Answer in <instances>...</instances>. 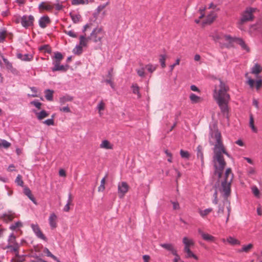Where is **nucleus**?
Segmentation results:
<instances>
[{"mask_svg":"<svg viewBox=\"0 0 262 262\" xmlns=\"http://www.w3.org/2000/svg\"><path fill=\"white\" fill-rule=\"evenodd\" d=\"M144 67L145 69H146L148 72L151 73L156 70L157 67L151 64H148L146 65Z\"/></svg>","mask_w":262,"mask_h":262,"instance_id":"obj_46","label":"nucleus"},{"mask_svg":"<svg viewBox=\"0 0 262 262\" xmlns=\"http://www.w3.org/2000/svg\"><path fill=\"white\" fill-rule=\"evenodd\" d=\"M228 87L221 80H219V85H215L213 97L218 104L221 112L226 114L228 112V104L230 100V96L227 93Z\"/></svg>","mask_w":262,"mask_h":262,"instance_id":"obj_2","label":"nucleus"},{"mask_svg":"<svg viewBox=\"0 0 262 262\" xmlns=\"http://www.w3.org/2000/svg\"><path fill=\"white\" fill-rule=\"evenodd\" d=\"M83 52L82 47L77 45L73 50V53L76 55H80Z\"/></svg>","mask_w":262,"mask_h":262,"instance_id":"obj_39","label":"nucleus"},{"mask_svg":"<svg viewBox=\"0 0 262 262\" xmlns=\"http://www.w3.org/2000/svg\"><path fill=\"white\" fill-rule=\"evenodd\" d=\"M11 145L10 143L8 142L7 141L5 140H1L0 141V148H9Z\"/></svg>","mask_w":262,"mask_h":262,"instance_id":"obj_43","label":"nucleus"},{"mask_svg":"<svg viewBox=\"0 0 262 262\" xmlns=\"http://www.w3.org/2000/svg\"><path fill=\"white\" fill-rule=\"evenodd\" d=\"M132 89L133 93L135 94H137L138 98L141 97V94L139 92V87L136 83H134L132 85Z\"/></svg>","mask_w":262,"mask_h":262,"instance_id":"obj_36","label":"nucleus"},{"mask_svg":"<svg viewBox=\"0 0 262 262\" xmlns=\"http://www.w3.org/2000/svg\"><path fill=\"white\" fill-rule=\"evenodd\" d=\"M166 56L165 55H161L159 59L161 65L163 68H165V64Z\"/></svg>","mask_w":262,"mask_h":262,"instance_id":"obj_53","label":"nucleus"},{"mask_svg":"<svg viewBox=\"0 0 262 262\" xmlns=\"http://www.w3.org/2000/svg\"><path fill=\"white\" fill-rule=\"evenodd\" d=\"M45 97L46 99L48 101H52L53 100V95L54 93V91L53 90L47 89L45 91Z\"/></svg>","mask_w":262,"mask_h":262,"instance_id":"obj_30","label":"nucleus"},{"mask_svg":"<svg viewBox=\"0 0 262 262\" xmlns=\"http://www.w3.org/2000/svg\"><path fill=\"white\" fill-rule=\"evenodd\" d=\"M89 38H86L84 35H81L79 37V45L82 47H86L89 41Z\"/></svg>","mask_w":262,"mask_h":262,"instance_id":"obj_26","label":"nucleus"},{"mask_svg":"<svg viewBox=\"0 0 262 262\" xmlns=\"http://www.w3.org/2000/svg\"><path fill=\"white\" fill-rule=\"evenodd\" d=\"M249 126L253 132H257V130L254 125V119L252 115H251L250 117Z\"/></svg>","mask_w":262,"mask_h":262,"instance_id":"obj_45","label":"nucleus"},{"mask_svg":"<svg viewBox=\"0 0 262 262\" xmlns=\"http://www.w3.org/2000/svg\"><path fill=\"white\" fill-rule=\"evenodd\" d=\"M184 252L186 253V257L190 258L193 257L195 259H198V256L193 253V252L190 250L189 248H186L184 249Z\"/></svg>","mask_w":262,"mask_h":262,"instance_id":"obj_27","label":"nucleus"},{"mask_svg":"<svg viewBox=\"0 0 262 262\" xmlns=\"http://www.w3.org/2000/svg\"><path fill=\"white\" fill-rule=\"evenodd\" d=\"M253 245L252 244H249L247 245H244L242 248L239 250V251L248 252L253 248Z\"/></svg>","mask_w":262,"mask_h":262,"instance_id":"obj_42","label":"nucleus"},{"mask_svg":"<svg viewBox=\"0 0 262 262\" xmlns=\"http://www.w3.org/2000/svg\"><path fill=\"white\" fill-rule=\"evenodd\" d=\"M31 104H33L34 106H35L36 108L40 109V106L41 105V103L39 102L38 100H34L31 102Z\"/></svg>","mask_w":262,"mask_h":262,"instance_id":"obj_58","label":"nucleus"},{"mask_svg":"<svg viewBox=\"0 0 262 262\" xmlns=\"http://www.w3.org/2000/svg\"><path fill=\"white\" fill-rule=\"evenodd\" d=\"M30 89L34 94H31V95L28 94V96L29 97H37V95H36L37 89L35 87H31Z\"/></svg>","mask_w":262,"mask_h":262,"instance_id":"obj_59","label":"nucleus"},{"mask_svg":"<svg viewBox=\"0 0 262 262\" xmlns=\"http://www.w3.org/2000/svg\"><path fill=\"white\" fill-rule=\"evenodd\" d=\"M100 147L102 149H112L113 148V145L107 140H104L100 144Z\"/></svg>","mask_w":262,"mask_h":262,"instance_id":"obj_18","label":"nucleus"},{"mask_svg":"<svg viewBox=\"0 0 262 262\" xmlns=\"http://www.w3.org/2000/svg\"><path fill=\"white\" fill-rule=\"evenodd\" d=\"M180 59H177L175 62L174 63H173V64H171L170 66V72H172V70H173L175 66H176L177 65H179V63H180Z\"/></svg>","mask_w":262,"mask_h":262,"instance_id":"obj_61","label":"nucleus"},{"mask_svg":"<svg viewBox=\"0 0 262 262\" xmlns=\"http://www.w3.org/2000/svg\"><path fill=\"white\" fill-rule=\"evenodd\" d=\"M60 61H53V64L54 67L52 68V71L53 72L55 71H66L68 70L69 66L68 65L63 66L60 65Z\"/></svg>","mask_w":262,"mask_h":262,"instance_id":"obj_11","label":"nucleus"},{"mask_svg":"<svg viewBox=\"0 0 262 262\" xmlns=\"http://www.w3.org/2000/svg\"><path fill=\"white\" fill-rule=\"evenodd\" d=\"M24 193L31 200L34 204H36L35 199L32 194L30 189L27 187H25L24 190Z\"/></svg>","mask_w":262,"mask_h":262,"instance_id":"obj_25","label":"nucleus"},{"mask_svg":"<svg viewBox=\"0 0 262 262\" xmlns=\"http://www.w3.org/2000/svg\"><path fill=\"white\" fill-rule=\"evenodd\" d=\"M199 233L201 235L203 239L207 242H214L215 237L208 233H204L201 229L198 230Z\"/></svg>","mask_w":262,"mask_h":262,"instance_id":"obj_15","label":"nucleus"},{"mask_svg":"<svg viewBox=\"0 0 262 262\" xmlns=\"http://www.w3.org/2000/svg\"><path fill=\"white\" fill-rule=\"evenodd\" d=\"M17 57L23 61H30L33 58L32 55L28 54L23 55L21 53L17 54Z\"/></svg>","mask_w":262,"mask_h":262,"instance_id":"obj_22","label":"nucleus"},{"mask_svg":"<svg viewBox=\"0 0 262 262\" xmlns=\"http://www.w3.org/2000/svg\"><path fill=\"white\" fill-rule=\"evenodd\" d=\"M197 157L198 158H200L201 163H202V165H203L204 164L203 152L200 150H198V151L197 152Z\"/></svg>","mask_w":262,"mask_h":262,"instance_id":"obj_60","label":"nucleus"},{"mask_svg":"<svg viewBox=\"0 0 262 262\" xmlns=\"http://www.w3.org/2000/svg\"><path fill=\"white\" fill-rule=\"evenodd\" d=\"M59 110L61 112H66V113H70L71 112L70 108L68 106H64L63 107H60L59 108Z\"/></svg>","mask_w":262,"mask_h":262,"instance_id":"obj_62","label":"nucleus"},{"mask_svg":"<svg viewBox=\"0 0 262 262\" xmlns=\"http://www.w3.org/2000/svg\"><path fill=\"white\" fill-rule=\"evenodd\" d=\"M189 98L193 103H196L199 102L201 101V98L198 96H196L195 94L193 93L190 94L189 96Z\"/></svg>","mask_w":262,"mask_h":262,"instance_id":"obj_34","label":"nucleus"},{"mask_svg":"<svg viewBox=\"0 0 262 262\" xmlns=\"http://www.w3.org/2000/svg\"><path fill=\"white\" fill-rule=\"evenodd\" d=\"M54 5L48 2H41L38 6V8L40 10L52 11L54 8Z\"/></svg>","mask_w":262,"mask_h":262,"instance_id":"obj_12","label":"nucleus"},{"mask_svg":"<svg viewBox=\"0 0 262 262\" xmlns=\"http://www.w3.org/2000/svg\"><path fill=\"white\" fill-rule=\"evenodd\" d=\"M145 67L143 64L140 65V68L139 69H136V72L140 77H143L145 76Z\"/></svg>","mask_w":262,"mask_h":262,"instance_id":"obj_40","label":"nucleus"},{"mask_svg":"<svg viewBox=\"0 0 262 262\" xmlns=\"http://www.w3.org/2000/svg\"><path fill=\"white\" fill-rule=\"evenodd\" d=\"M70 15L74 23H77L80 21L81 16L79 14L77 13H70Z\"/></svg>","mask_w":262,"mask_h":262,"instance_id":"obj_28","label":"nucleus"},{"mask_svg":"<svg viewBox=\"0 0 262 262\" xmlns=\"http://www.w3.org/2000/svg\"><path fill=\"white\" fill-rule=\"evenodd\" d=\"M107 4H108V3H107L105 4L101 5L99 6L97 8V12L98 13L100 12L103 9L105 8V7L107 6Z\"/></svg>","mask_w":262,"mask_h":262,"instance_id":"obj_63","label":"nucleus"},{"mask_svg":"<svg viewBox=\"0 0 262 262\" xmlns=\"http://www.w3.org/2000/svg\"><path fill=\"white\" fill-rule=\"evenodd\" d=\"M25 257L24 255H20L19 253H17L15 256L11 259V262H24Z\"/></svg>","mask_w":262,"mask_h":262,"instance_id":"obj_31","label":"nucleus"},{"mask_svg":"<svg viewBox=\"0 0 262 262\" xmlns=\"http://www.w3.org/2000/svg\"><path fill=\"white\" fill-rule=\"evenodd\" d=\"M64 33L73 38H76L77 37V34L73 30H64Z\"/></svg>","mask_w":262,"mask_h":262,"instance_id":"obj_49","label":"nucleus"},{"mask_svg":"<svg viewBox=\"0 0 262 262\" xmlns=\"http://www.w3.org/2000/svg\"><path fill=\"white\" fill-rule=\"evenodd\" d=\"M246 77L247 78V83L250 86V88L253 89L255 84V88L257 91H258L260 87L262 86V80L261 79H258L256 81L252 78L248 77V74H246Z\"/></svg>","mask_w":262,"mask_h":262,"instance_id":"obj_8","label":"nucleus"},{"mask_svg":"<svg viewBox=\"0 0 262 262\" xmlns=\"http://www.w3.org/2000/svg\"><path fill=\"white\" fill-rule=\"evenodd\" d=\"M227 241L230 244L234 245H239V242L236 239L230 236L227 239Z\"/></svg>","mask_w":262,"mask_h":262,"instance_id":"obj_44","label":"nucleus"},{"mask_svg":"<svg viewBox=\"0 0 262 262\" xmlns=\"http://www.w3.org/2000/svg\"><path fill=\"white\" fill-rule=\"evenodd\" d=\"M183 243L184 244L185 247L184 248H189L194 245V242L192 239H189L187 237H184L183 238Z\"/></svg>","mask_w":262,"mask_h":262,"instance_id":"obj_24","label":"nucleus"},{"mask_svg":"<svg viewBox=\"0 0 262 262\" xmlns=\"http://www.w3.org/2000/svg\"><path fill=\"white\" fill-rule=\"evenodd\" d=\"M72 5L88 4V0H71Z\"/></svg>","mask_w":262,"mask_h":262,"instance_id":"obj_37","label":"nucleus"},{"mask_svg":"<svg viewBox=\"0 0 262 262\" xmlns=\"http://www.w3.org/2000/svg\"><path fill=\"white\" fill-rule=\"evenodd\" d=\"M15 183L18 186H23L24 182L21 179V176L20 174H18L16 178L15 179Z\"/></svg>","mask_w":262,"mask_h":262,"instance_id":"obj_50","label":"nucleus"},{"mask_svg":"<svg viewBox=\"0 0 262 262\" xmlns=\"http://www.w3.org/2000/svg\"><path fill=\"white\" fill-rule=\"evenodd\" d=\"M34 21V18L32 15H24L21 17L20 23L23 27L28 28L33 25Z\"/></svg>","mask_w":262,"mask_h":262,"instance_id":"obj_7","label":"nucleus"},{"mask_svg":"<svg viewBox=\"0 0 262 262\" xmlns=\"http://www.w3.org/2000/svg\"><path fill=\"white\" fill-rule=\"evenodd\" d=\"M252 192L254 194V195L256 197L259 196V191L257 187L255 186H253L251 188Z\"/></svg>","mask_w":262,"mask_h":262,"instance_id":"obj_56","label":"nucleus"},{"mask_svg":"<svg viewBox=\"0 0 262 262\" xmlns=\"http://www.w3.org/2000/svg\"><path fill=\"white\" fill-rule=\"evenodd\" d=\"M262 68L258 63L255 65L251 69V73L254 74H258L261 71Z\"/></svg>","mask_w":262,"mask_h":262,"instance_id":"obj_32","label":"nucleus"},{"mask_svg":"<svg viewBox=\"0 0 262 262\" xmlns=\"http://www.w3.org/2000/svg\"><path fill=\"white\" fill-rule=\"evenodd\" d=\"M225 35L223 34L215 33L214 35H212V37L215 41L221 43L222 40H225L227 42L224 37Z\"/></svg>","mask_w":262,"mask_h":262,"instance_id":"obj_23","label":"nucleus"},{"mask_svg":"<svg viewBox=\"0 0 262 262\" xmlns=\"http://www.w3.org/2000/svg\"><path fill=\"white\" fill-rule=\"evenodd\" d=\"M50 18L47 16H43L40 17L39 20V25L42 28H45L50 23Z\"/></svg>","mask_w":262,"mask_h":262,"instance_id":"obj_17","label":"nucleus"},{"mask_svg":"<svg viewBox=\"0 0 262 262\" xmlns=\"http://www.w3.org/2000/svg\"><path fill=\"white\" fill-rule=\"evenodd\" d=\"M128 190V185L125 182L119 183L118 185V191L120 198L124 196Z\"/></svg>","mask_w":262,"mask_h":262,"instance_id":"obj_9","label":"nucleus"},{"mask_svg":"<svg viewBox=\"0 0 262 262\" xmlns=\"http://www.w3.org/2000/svg\"><path fill=\"white\" fill-rule=\"evenodd\" d=\"M209 142L214 146L213 151V162L216 173L221 177V171H223L226 165L223 154L230 158V155L227 152L222 139L221 134L218 129L213 126L210 128Z\"/></svg>","mask_w":262,"mask_h":262,"instance_id":"obj_1","label":"nucleus"},{"mask_svg":"<svg viewBox=\"0 0 262 262\" xmlns=\"http://www.w3.org/2000/svg\"><path fill=\"white\" fill-rule=\"evenodd\" d=\"M8 245H15L16 244H18L16 242V236L14 235L13 233H11L8 237Z\"/></svg>","mask_w":262,"mask_h":262,"instance_id":"obj_35","label":"nucleus"},{"mask_svg":"<svg viewBox=\"0 0 262 262\" xmlns=\"http://www.w3.org/2000/svg\"><path fill=\"white\" fill-rule=\"evenodd\" d=\"M105 178L106 176L104 177L101 181V184L98 187V191H103L105 189Z\"/></svg>","mask_w":262,"mask_h":262,"instance_id":"obj_51","label":"nucleus"},{"mask_svg":"<svg viewBox=\"0 0 262 262\" xmlns=\"http://www.w3.org/2000/svg\"><path fill=\"white\" fill-rule=\"evenodd\" d=\"M57 219V216L54 213H52L50 214L49 217V223L51 229H53L56 228Z\"/></svg>","mask_w":262,"mask_h":262,"instance_id":"obj_13","label":"nucleus"},{"mask_svg":"<svg viewBox=\"0 0 262 262\" xmlns=\"http://www.w3.org/2000/svg\"><path fill=\"white\" fill-rule=\"evenodd\" d=\"M256 10V8H247L242 15V17L239 20V24L242 25L246 21L252 20L253 18V13Z\"/></svg>","mask_w":262,"mask_h":262,"instance_id":"obj_6","label":"nucleus"},{"mask_svg":"<svg viewBox=\"0 0 262 262\" xmlns=\"http://www.w3.org/2000/svg\"><path fill=\"white\" fill-rule=\"evenodd\" d=\"M180 155L182 158L186 159H188L190 156V154L187 151H185L182 149L180 150Z\"/></svg>","mask_w":262,"mask_h":262,"instance_id":"obj_55","label":"nucleus"},{"mask_svg":"<svg viewBox=\"0 0 262 262\" xmlns=\"http://www.w3.org/2000/svg\"><path fill=\"white\" fill-rule=\"evenodd\" d=\"M97 108L99 111V113L100 116H101L102 114L101 113V111L102 110H103L104 108V102L103 101H101L100 102H99L98 104V105H97Z\"/></svg>","mask_w":262,"mask_h":262,"instance_id":"obj_54","label":"nucleus"},{"mask_svg":"<svg viewBox=\"0 0 262 262\" xmlns=\"http://www.w3.org/2000/svg\"><path fill=\"white\" fill-rule=\"evenodd\" d=\"M43 252L45 254H46L47 256L50 257L54 260H57L56 257L55 256H54V255H53L47 248H45L43 249Z\"/></svg>","mask_w":262,"mask_h":262,"instance_id":"obj_47","label":"nucleus"},{"mask_svg":"<svg viewBox=\"0 0 262 262\" xmlns=\"http://www.w3.org/2000/svg\"><path fill=\"white\" fill-rule=\"evenodd\" d=\"M39 49L40 50H45V52L50 53L51 52V50L48 46H43L40 47Z\"/></svg>","mask_w":262,"mask_h":262,"instance_id":"obj_64","label":"nucleus"},{"mask_svg":"<svg viewBox=\"0 0 262 262\" xmlns=\"http://www.w3.org/2000/svg\"><path fill=\"white\" fill-rule=\"evenodd\" d=\"M3 60L6 65V68L8 70L14 74H17L18 73L17 70L13 67L12 63L10 62L6 58H3Z\"/></svg>","mask_w":262,"mask_h":262,"instance_id":"obj_16","label":"nucleus"},{"mask_svg":"<svg viewBox=\"0 0 262 262\" xmlns=\"http://www.w3.org/2000/svg\"><path fill=\"white\" fill-rule=\"evenodd\" d=\"M54 60L56 61H60L63 59V56L62 54L60 52H56L54 53Z\"/></svg>","mask_w":262,"mask_h":262,"instance_id":"obj_48","label":"nucleus"},{"mask_svg":"<svg viewBox=\"0 0 262 262\" xmlns=\"http://www.w3.org/2000/svg\"><path fill=\"white\" fill-rule=\"evenodd\" d=\"M22 227L23 223L20 221H17L14 224H12L9 228L13 231H18Z\"/></svg>","mask_w":262,"mask_h":262,"instance_id":"obj_21","label":"nucleus"},{"mask_svg":"<svg viewBox=\"0 0 262 262\" xmlns=\"http://www.w3.org/2000/svg\"><path fill=\"white\" fill-rule=\"evenodd\" d=\"M215 171V174L217 175L220 181L221 182V186H219L217 190H216L213 194L214 198H217V191H219L226 200L231 193V183L233 178V174L232 173L231 168H229L226 170L225 174L222 176L221 171V177L219 176L218 173Z\"/></svg>","mask_w":262,"mask_h":262,"instance_id":"obj_3","label":"nucleus"},{"mask_svg":"<svg viewBox=\"0 0 262 262\" xmlns=\"http://www.w3.org/2000/svg\"><path fill=\"white\" fill-rule=\"evenodd\" d=\"M53 117H54V116H53L52 118L48 119L45 120V121H43V123L48 126L54 125Z\"/></svg>","mask_w":262,"mask_h":262,"instance_id":"obj_57","label":"nucleus"},{"mask_svg":"<svg viewBox=\"0 0 262 262\" xmlns=\"http://www.w3.org/2000/svg\"><path fill=\"white\" fill-rule=\"evenodd\" d=\"M224 37L225 40L227 41V43H226V47L230 48L232 47L233 43L236 42L241 47L243 50H244L247 52L249 51V48L242 38L232 37L230 35H225L224 36Z\"/></svg>","mask_w":262,"mask_h":262,"instance_id":"obj_4","label":"nucleus"},{"mask_svg":"<svg viewBox=\"0 0 262 262\" xmlns=\"http://www.w3.org/2000/svg\"><path fill=\"white\" fill-rule=\"evenodd\" d=\"M31 228L35 233V235L39 238L47 241V238L42 233L41 231L37 224H31Z\"/></svg>","mask_w":262,"mask_h":262,"instance_id":"obj_10","label":"nucleus"},{"mask_svg":"<svg viewBox=\"0 0 262 262\" xmlns=\"http://www.w3.org/2000/svg\"><path fill=\"white\" fill-rule=\"evenodd\" d=\"M105 35V32L102 27L97 26L91 32L90 39L95 43L101 42L102 38Z\"/></svg>","mask_w":262,"mask_h":262,"instance_id":"obj_5","label":"nucleus"},{"mask_svg":"<svg viewBox=\"0 0 262 262\" xmlns=\"http://www.w3.org/2000/svg\"><path fill=\"white\" fill-rule=\"evenodd\" d=\"M73 100V97L69 95H65L59 98V103L61 105L64 104L67 102L72 101Z\"/></svg>","mask_w":262,"mask_h":262,"instance_id":"obj_19","label":"nucleus"},{"mask_svg":"<svg viewBox=\"0 0 262 262\" xmlns=\"http://www.w3.org/2000/svg\"><path fill=\"white\" fill-rule=\"evenodd\" d=\"M160 246L171 252L173 255L176 254L177 250L174 248L173 245L170 243L160 244Z\"/></svg>","mask_w":262,"mask_h":262,"instance_id":"obj_14","label":"nucleus"},{"mask_svg":"<svg viewBox=\"0 0 262 262\" xmlns=\"http://www.w3.org/2000/svg\"><path fill=\"white\" fill-rule=\"evenodd\" d=\"M212 211V209L211 208H209L205 210H199V212L202 217H204L209 213H210Z\"/></svg>","mask_w":262,"mask_h":262,"instance_id":"obj_38","label":"nucleus"},{"mask_svg":"<svg viewBox=\"0 0 262 262\" xmlns=\"http://www.w3.org/2000/svg\"><path fill=\"white\" fill-rule=\"evenodd\" d=\"M20 247V244H16L15 245H7L6 248L9 249L11 252L15 253V255L17 253H19V249Z\"/></svg>","mask_w":262,"mask_h":262,"instance_id":"obj_20","label":"nucleus"},{"mask_svg":"<svg viewBox=\"0 0 262 262\" xmlns=\"http://www.w3.org/2000/svg\"><path fill=\"white\" fill-rule=\"evenodd\" d=\"M37 118L38 120H41L49 116V114L45 110H42L40 112L35 113Z\"/></svg>","mask_w":262,"mask_h":262,"instance_id":"obj_29","label":"nucleus"},{"mask_svg":"<svg viewBox=\"0 0 262 262\" xmlns=\"http://www.w3.org/2000/svg\"><path fill=\"white\" fill-rule=\"evenodd\" d=\"M215 14L213 12H212L210 14L207 15V18L204 24H210L211 23L215 18Z\"/></svg>","mask_w":262,"mask_h":262,"instance_id":"obj_33","label":"nucleus"},{"mask_svg":"<svg viewBox=\"0 0 262 262\" xmlns=\"http://www.w3.org/2000/svg\"><path fill=\"white\" fill-rule=\"evenodd\" d=\"M72 201V195L70 193L69 194L68 200L67 201V203L66 205H65V206L64 207V208H63V210L64 211L68 212V211H69V210H70V205L71 204Z\"/></svg>","mask_w":262,"mask_h":262,"instance_id":"obj_41","label":"nucleus"},{"mask_svg":"<svg viewBox=\"0 0 262 262\" xmlns=\"http://www.w3.org/2000/svg\"><path fill=\"white\" fill-rule=\"evenodd\" d=\"M6 36V31L4 30H0V42H3L5 39Z\"/></svg>","mask_w":262,"mask_h":262,"instance_id":"obj_52","label":"nucleus"}]
</instances>
